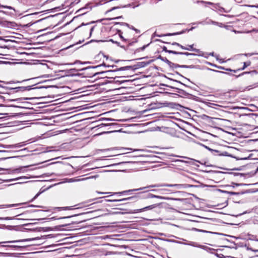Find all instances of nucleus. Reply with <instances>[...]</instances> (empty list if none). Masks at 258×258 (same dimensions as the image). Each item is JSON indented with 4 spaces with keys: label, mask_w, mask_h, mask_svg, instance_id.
Masks as SVG:
<instances>
[{
    "label": "nucleus",
    "mask_w": 258,
    "mask_h": 258,
    "mask_svg": "<svg viewBox=\"0 0 258 258\" xmlns=\"http://www.w3.org/2000/svg\"><path fill=\"white\" fill-rule=\"evenodd\" d=\"M179 157L180 158L186 159L187 160H177V161H179V162H184V163H185L190 164L196 165V166H199L197 165L195 163V162L201 163L200 161H199L198 160H195V159H194L192 158H188V157H185V156H179Z\"/></svg>",
    "instance_id": "nucleus-3"
},
{
    "label": "nucleus",
    "mask_w": 258,
    "mask_h": 258,
    "mask_svg": "<svg viewBox=\"0 0 258 258\" xmlns=\"http://www.w3.org/2000/svg\"><path fill=\"white\" fill-rule=\"evenodd\" d=\"M112 125V124L101 123V124H100L99 125H96L95 127H96V128H102L103 127L110 126V125Z\"/></svg>",
    "instance_id": "nucleus-22"
},
{
    "label": "nucleus",
    "mask_w": 258,
    "mask_h": 258,
    "mask_svg": "<svg viewBox=\"0 0 258 258\" xmlns=\"http://www.w3.org/2000/svg\"><path fill=\"white\" fill-rule=\"evenodd\" d=\"M219 11L220 12H223V11H224V9H223V8H220V9H219Z\"/></svg>",
    "instance_id": "nucleus-51"
},
{
    "label": "nucleus",
    "mask_w": 258,
    "mask_h": 258,
    "mask_svg": "<svg viewBox=\"0 0 258 258\" xmlns=\"http://www.w3.org/2000/svg\"><path fill=\"white\" fill-rule=\"evenodd\" d=\"M147 198H148V199L157 198V199H166L165 197H162L160 196L155 195L152 194H149L147 197Z\"/></svg>",
    "instance_id": "nucleus-10"
},
{
    "label": "nucleus",
    "mask_w": 258,
    "mask_h": 258,
    "mask_svg": "<svg viewBox=\"0 0 258 258\" xmlns=\"http://www.w3.org/2000/svg\"><path fill=\"white\" fill-rule=\"evenodd\" d=\"M121 17H116V18H113V19H119L120 18H121Z\"/></svg>",
    "instance_id": "nucleus-57"
},
{
    "label": "nucleus",
    "mask_w": 258,
    "mask_h": 258,
    "mask_svg": "<svg viewBox=\"0 0 258 258\" xmlns=\"http://www.w3.org/2000/svg\"><path fill=\"white\" fill-rule=\"evenodd\" d=\"M153 187H150L149 188H144V189H143L142 190H145L144 191H146V190H147L148 189H150V188H152Z\"/></svg>",
    "instance_id": "nucleus-52"
},
{
    "label": "nucleus",
    "mask_w": 258,
    "mask_h": 258,
    "mask_svg": "<svg viewBox=\"0 0 258 258\" xmlns=\"http://www.w3.org/2000/svg\"><path fill=\"white\" fill-rule=\"evenodd\" d=\"M179 82L180 84H181V85H183V86H185V87H188V86H187V85H185V84H183V83H181L180 82Z\"/></svg>",
    "instance_id": "nucleus-55"
},
{
    "label": "nucleus",
    "mask_w": 258,
    "mask_h": 258,
    "mask_svg": "<svg viewBox=\"0 0 258 258\" xmlns=\"http://www.w3.org/2000/svg\"><path fill=\"white\" fill-rule=\"evenodd\" d=\"M25 213H26V212H24V213H22V214H20V215H24V214H25Z\"/></svg>",
    "instance_id": "nucleus-62"
},
{
    "label": "nucleus",
    "mask_w": 258,
    "mask_h": 258,
    "mask_svg": "<svg viewBox=\"0 0 258 258\" xmlns=\"http://www.w3.org/2000/svg\"><path fill=\"white\" fill-rule=\"evenodd\" d=\"M30 80V79H27V80H23V81H29V80Z\"/></svg>",
    "instance_id": "nucleus-63"
},
{
    "label": "nucleus",
    "mask_w": 258,
    "mask_h": 258,
    "mask_svg": "<svg viewBox=\"0 0 258 258\" xmlns=\"http://www.w3.org/2000/svg\"><path fill=\"white\" fill-rule=\"evenodd\" d=\"M27 166H21L18 168L15 169L14 171L16 173H24L26 171Z\"/></svg>",
    "instance_id": "nucleus-11"
},
{
    "label": "nucleus",
    "mask_w": 258,
    "mask_h": 258,
    "mask_svg": "<svg viewBox=\"0 0 258 258\" xmlns=\"http://www.w3.org/2000/svg\"><path fill=\"white\" fill-rule=\"evenodd\" d=\"M23 204H24V203H19V204H15L2 205H0V208H7L15 207H17V206H19L22 205Z\"/></svg>",
    "instance_id": "nucleus-9"
},
{
    "label": "nucleus",
    "mask_w": 258,
    "mask_h": 258,
    "mask_svg": "<svg viewBox=\"0 0 258 258\" xmlns=\"http://www.w3.org/2000/svg\"><path fill=\"white\" fill-rule=\"evenodd\" d=\"M253 31L256 32L257 31H256V30H255V29H252V30H251V31H248V32H247V33L251 32H253Z\"/></svg>",
    "instance_id": "nucleus-54"
},
{
    "label": "nucleus",
    "mask_w": 258,
    "mask_h": 258,
    "mask_svg": "<svg viewBox=\"0 0 258 258\" xmlns=\"http://www.w3.org/2000/svg\"><path fill=\"white\" fill-rule=\"evenodd\" d=\"M161 203L151 205L145 207L144 208H143L142 209L136 210V213L142 212H144V211H146L147 210H152L154 208H156L157 207H160L161 206Z\"/></svg>",
    "instance_id": "nucleus-2"
},
{
    "label": "nucleus",
    "mask_w": 258,
    "mask_h": 258,
    "mask_svg": "<svg viewBox=\"0 0 258 258\" xmlns=\"http://www.w3.org/2000/svg\"><path fill=\"white\" fill-rule=\"evenodd\" d=\"M59 209H62L63 210H67V209H69L68 207H62V208H58Z\"/></svg>",
    "instance_id": "nucleus-49"
},
{
    "label": "nucleus",
    "mask_w": 258,
    "mask_h": 258,
    "mask_svg": "<svg viewBox=\"0 0 258 258\" xmlns=\"http://www.w3.org/2000/svg\"><path fill=\"white\" fill-rule=\"evenodd\" d=\"M208 70H210V71H211L217 72V73L229 74L228 73H225V72H224L219 71H217V70H213V69H208Z\"/></svg>",
    "instance_id": "nucleus-36"
},
{
    "label": "nucleus",
    "mask_w": 258,
    "mask_h": 258,
    "mask_svg": "<svg viewBox=\"0 0 258 258\" xmlns=\"http://www.w3.org/2000/svg\"><path fill=\"white\" fill-rule=\"evenodd\" d=\"M251 63L249 61H246V62H244L243 63V67L241 68V69H238V70H233V72L234 73H236V72L238 71H240V70H244L246 67L249 66L250 65Z\"/></svg>",
    "instance_id": "nucleus-13"
},
{
    "label": "nucleus",
    "mask_w": 258,
    "mask_h": 258,
    "mask_svg": "<svg viewBox=\"0 0 258 258\" xmlns=\"http://www.w3.org/2000/svg\"><path fill=\"white\" fill-rule=\"evenodd\" d=\"M2 246L3 247H6V246H8V247H16V246H14V245H2Z\"/></svg>",
    "instance_id": "nucleus-48"
},
{
    "label": "nucleus",
    "mask_w": 258,
    "mask_h": 258,
    "mask_svg": "<svg viewBox=\"0 0 258 258\" xmlns=\"http://www.w3.org/2000/svg\"><path fill=\"white\" fill-rule=\"evenodd\" d=\"M165 190H166V189H148L146 191H143V192H148V191H165Z\"/></svg>",
    "instance_id": "nucleus-25"
},
{
    "label": "nucleus",
    "mask_w": 258,
    "mask_h": 258,
    "mask_svg": "<svg viewBox=\"0 0 258 258\" xmlns=\"http://www.w3.org/2000/svg\"><path fill=\"white\" fill-rule=\"evenodd\" d=\"M91 63V62H90V61L81 62L80 60H76V61H75L74 64H77V63L86 64V63Z\"/></svg>",
    "instance_id": "nucleus-35"
},
{
    "label": "nucleus",
    "mask_w": 258,
    "mask_h": 258,
    "mask_svg": "<svg viewBox=\"0 0 258 258\" xmlns=\"http://www.w3.org/2000/svg\"><path fill=\"white\" fill-rule=\"evenodd\" d=\"M132 69V67L131 66H125L123 67H121L119 69H118V71H126V70H129Z\"/></svg>",
    "instance_id": "nucleus-27"
},
{
    "label": "nucleus",
    "mask_w": 258,
    "mask_h": 258,
    "mask_svg": "<svg viewBox=\"0 0 258 258\" xmlns=\"http://www.w3.org/2000/svg\"><path fill=\"white\" fill-rule=\"evenodd\" d=\"M149 45V44H148L147 45H145L137 49L135 51V52H140V51H143Z\"/></svg>",
    "instance_id": "nucleus-28"
},
{
    "label": "nucleus",
    "mask_w": 258,
    "mask_h": 258,
    "mask_svg": "<svg viewBox=\"0 0 258 258\" xmlns=\"http://www.w3.org/2000/svg\"><path fill=\"white\" fill-rule=\"evenodd\" d=\"M177 53L176 54L185 55H186V56L195 55L194 53H189V52H178V51H177Z\"/></svg>",
    "instance_id": "nucleus-23"
},
{
    "label": "nucleus",
    "mask_w": 258,
    "mask_h": 258,
    "mask_svg": "<svg viewBox=\"0 0 258 258\" xmlns=\"http://www.w3.org/2000/svg\"><path fill=\"white\" fill-rule=\"evenodd\" d=\"M69 217H60L59 218H58V219H63V218H69Z\"/></svg>",
    "instance_id": "nucleus-56"
},
{
    "label": "nucleus",
    "mask_w": 258,
    "mask_h": 258,
    "mask_svg": "<svg viewBox=\"0 0 258 258\" xmlns=\"http://www.w3.org/2000/svg\"><path fill=\"white\" fill-rule=\"evenodd\" d=\"M201 2L202 3H206L207 4L210 5H214V4L213 3L209 2H204V1H202Z\"/></svg>",
    "instance_id": "nucleus-41"
},
{
    "label": "nucleus",
    "mask_w": 258,
    "mask_h": 258,
    "mask_svg": "<svg viewBox=\"0 0 258 258\" xmlns=\"http://www.w3.org/2000/svg\"><path fill=\"white\" fill-rule=\"evenodd\" d=\"M229 193L231 195H236L238 194V193L235 192H229Z\"/></svg>",
    "instance_id": "nucleus-46"
},
{
    "label": "nucleus",
    "mask_w": 258,
    "mask_h": 258,
    "mask_svg": "<svg viewBox=\"0 0 258 258\" xmlns=\"http://www.w3.org/2000/svg\"><path fill=\"white\" fill-rule=\"evenodd\" d=\"M98 177V175H93V176H90L87 177L86 178H78V179H71V180L72 181H80L88 180V179H92V178H96Z\"/></svg>",
    "instance_id": "nucleus-8"
},
{
    "label": "nucleus",
    "mask_w": 258,
    "mask_h": 258,
    "mask_svg": "<svg viewBox=\"0 0 258 258\" xmlns=\"http://www.w3.org/2000/svg\"><path fill=\"white\" fill-rule=\"evenodd\" d=\"M159 58L160 59H161L162 61L165 62L166 63H167L168 64H172V62H171L170 61H169L167 58L166 57H163L162 56H160L159 57Z\"/></svg>",
    "instance_id": "nucleus-26"
},
{
    "label": "nucleus",
    "mask_w": 258,
    "mask_h": 258,
    "mask_svg": "<svg viewBox=\"0 0 258 258\" xmlns=\"http://www.w3.org/2000/svg\"><path fill=\"white\" fill-rule=\"evenodd\" d=\"M118 35H119L120 38L122 39V40L123 42L128 43L131 44V43L130 42V40L128 39H125L122 36V33L120 30H118Z\"/></svg>",
    "instance_id": "nucleus-15"
},
{
    "label": "nucleus",
    "mask_w": 258,
    "mask_h": 258,
    "mask_svg": "<svg viewBox=\"0 0 258 258\" xmlns=\"http://www.w3.org/2000/svg\"><path fill=\"white\" fill-rule=\"evenodd\" d=\"M249 73H250V72H243V73H242L241 74L239 75L238 76H236V77L237 78V77H239V76H243V75H244V74H249Z\"/></svg>",
    "instance_id": "nucleus-40"
},
{
    "label": "nucleus",
    "mask_w": 258,
    "mask_h": 258,
    "mask_svg": "<svg viewBox=\"0 0 258 258\" xmlns=\"http://www.w3.org/2000/svg\"><path fill=\"white\" fill-rule=\"evenodd\" d=\"M98 67H99V66H92H92H89V67H86V68H84L81 69L80 70V71H83V70H87V69H91V68L95 69V68H97Z\"/></svg>",
    "instance_id": "nucleus-34"
},
{
    "label": "nucleus",
    "mask_w": 258,
    "mask_h": 258,
    "mask_svg": "<svg viewBox=\"0 0 258 258\" xmlns=\"http://www.w3.org/2000/svg\"><path fill=\"white\" fill-rule=\"evenodd\" d=\"M94 28V27H92L90 29V34L92 33V32L93 31Z\"/></svg>",
    "instance_id": "nucleus-50"
},
{
    "label": "nucleus",
    "mask_w": 258,
    "mask_h": 258,
    "mask_svg": "<svg viewBox=\"0 0 258 258\" xmlns=\"http://www.w3.org/2000/svg\"><path fill=\"white\" fill-rule=\"evenodd\" d=\"M28 178H29V177H27V176H21V177H17L15 178L10 179L7 180V181H16V180H21L20 181L17 182V183L22 184V183L26 182V181H23V179H27Z\"/></svg>",
    "instance_id": "nucleus-5"
},
{
    "label": "nucleus",
    "mask_w": 258,
    "mask_h": 258,
    "mask_svg": "<svg viewBox=\"0 0 258 258\" xmlns=\"http://www.w3.org/2000/svg\"><path fill=\"white\" fill-rule=\"evenodd\" d=\"M184 244L185 245H190V246H191L193 247L201 248L202 249H205V250H207L208 249H209V248L207 246L203 245H201L196 242L188 241L187 243H185Z\"/></svg>",
    "instance_id": "nucleus-4"
},
{
    "label": "nucleus",
    "mask_w": 258,
    "mask_h": 258,
    "mask_svg": "<svg viewBox=\"0 0 258 258\" xmlns=\"http://www.w3.org/2000/svg\"><path fill=\"white\" fill-rule=\"evenodd\" d=\"M206 148H207L208 150H209L211 151L213 153V154H214V155H215V153H219V151H218V150H212V149H210V148H208V147H206Z\"/></svg>",
    "instance_id": "nucleus-39"
},
{
    "label": "nucleus",
    "mask_w": 258,
    "mask_h": 258,
    "mask_svg": "<svg viewBox=\"0 0 258 258\" xmlns=\"http://www.w3.org/2000/svg\"><path fill=\"white\" fill-rule=\"evenodd\" d=\"M176 89L177 90V92L178 93L181 94H183V95L186 94V92L183 90H182L181 89H179V88H176Z\"/></svg>",
    "instance_id": "nucleus-33"
},
{
    "label": "nucleus",
    "mask_w": 258,
    "mask_h": 258,
    "mask_svg": "<svg viewBox=\"0 0 258 258\" xmlns=\"http://www.w3.org/2000/svg\"><path fill=\"white\" fill-rule=\"evenodd\" d=\"M35 85H31V86H28L24 87V88H25V91H29V90H31V89L38 88L37 87L34 88L33 87H34Z\"/></svg>",
    "instance_id": "nucleus-30"
},
{
    "label": "nucleus",
    "mask_w": 258,
    "mask_h": 258,
    "mask_svg": "<svg viewBox=\"0 0 258 258\" xmlns=\"http://www.w3.org/2000/svg\"><path fill=\"white\" fill-rule=\"evenodd\" d=\"M26 145V144H25L24 143H18V144H16V147H21Z\"/></svg>",
    "instance_id": "nucleus-38"
},
{
    "label": "nucleus",
    "mask_w": 258,
    "mask_h": 258,
    "mask_svg": "<svg viewBox=\"0 0 258 258\" xmlns=\"http://www.w3.org/2000/svg\"><path fill=\"white\" fill-rule=\"evenodd\" d=\"M11 90H15L16 92H24L25 91L24 87H18L16 88H11Z\"/></svg>",
    "instance_id": "nucleus-18"
},
{
    "label": "nucleus",
    "mask_w": 258,
    "mask_h": 258,
    "mask_svg": "<svg viewBox=\"0 0 258 258\" xmlns=\"http://www.w3.org/2000/svg\"><path fill=\"white\" fill-rule=\"evenodd\" d=\"M210 55H211L212 56H213L214 55V52H212L210 53Z\"/></svg>",
    "instance_id": "nucleus-60"
},
{
    "label": "nucleus",
    "mask_w": 258,
    "mask_h": 258,
    "mask_svg": "<svg viewBox=\"0 0 258 258\" xmlns=\"http://www.w3.org/2000/svg\"><path fill=\"white\" fill-rule=\"evenodd\" d=\"M0 8H4V9H7L9 10H15L11 6H4V5H0Z\"/></svg>",
    "instance_id": "nucleus-32"
},
{
    "label": "nucleus",
    "mask_w": 258,
    "mask_h": 258,
    "mask_svg": "<svg viewBox=\"0 0 258 258\" xmlns=\"http://www.w3.org/2000/svg\"><path fill=\"white\" fill-rule=\"evenodd\" d=\"M182 33H183L182 32H179L173 33H167L166 34H164V35H156L155 33V35L158 37H161L165 36H173V35H179V34H182Z\"/></svg>",
    "instance_id": "nucleus-14"
},
{
    "label": "nucleus",
    "mask_w": 258,
    "mask_h": 258,
    "mask_svg": "<svg viewBox=\"0 0 258 258\" xmlns=\"http://www.w3.org/2000/svg\"><path fill=\"white\" fill-rule=\"evenodd\" d=\"M249 7H251V8H258V5H249Z\"/></svg>",
    "instance_id": "nucleus-44"
},
{
    "label": "nucleus",
    "mask_w": 258,
    "mask_h": 258,
    "mask_svg": "<svg viewBox=\"0 0 258 258\" xmlns=\"http://www.w3.org/2000/svg\"><path fill=\"white\" fill-rule=\"evenodd\" d=\"M206 24H213V25H218V26H219L220 27H222V23H219L218 22L212 21L211 20H209L206 22Z\"/></svg>",
    "instance_id": "nucleus-16"
},
{
    "label": "nucleus",
    "mask_w": 258,
    "mask_h": 258,
    "mask_svg": "<svg viewBox=\"0 0 258 258\" xmlns=\"http://www.w3.org/2000/svg\"><path fill=\"white\" fill-rule=\"evenodd\" d=\"M39 196V193H38L37 194H36L35 197L30 201V202H32L35 199H36L37 197Z\"/></svg>",
    "instance_id": "nucleus-42"
},
{
    "label": "nucleus",
    "mask_w": 258,
    "mask_h": 258,
    "mask_svg": "<svg viewBox=\"0 0 258 258\" xmlns=\"http://www.w3.org/2000/svg\"><path fill=\"white\" fill-rule=\"evenodd\" d=\"M224 153H225V154H222V155H226V154L227 153V152H225ZM220 155H221V154H220Z\"/></svg>",
    "instance_id": "nucleus-58"
},
{
    "label": "nucleus",
    "mask_w": 258,
    "mask_h": 258,
    "mask_svg": "<svg viewBox=\"0 0 258 258\" xmlns=\"http://www.w3.org/2000/svg\"><path fill=\"white\" fill-rule=\"evenodd\" d=\"M213 67L216 68H218V69H221V70H226V71H230V72H233V70L230 69H225L224 68V67H221V66H217V65H213Z\"/></svg>",
    "instance_id": "nucleus-24"
},
{
    "label": "nucleus",
    "mask_w": 258,
    "mask_h": 258,
    "mask_svg": "<svg viewBox=\"0 0 258 258\" xmlns=\"http://www.w3.org/2000/svg\"><path fill=\"white\" fill-rule=\"evenodd\" d=\"M169 66L171 68H194V66H186V65H179L178 64H175L172 62V64H168Z\"/></svg>",
    "instance_id": "nucleus-6"
},
{
    "label": "nucleus",
    "mask_w": 258,
    "mask_h": 258,
    "mask_svg": "<svg viewBox=\"0 0 258 258\" xmlns=\"http://www.w3.org/2000/svg\"><path fill=\"white\" fill-rule=\"evenodd\" d=\"M163 50L166 52H168L169 53H172V54H177V51H173V50H168L167 49V47H165V46H164L163 47Z\"/></svg>",
    "instance_id": "nucleus-21"
},
{
    "label": "nucleus",
    "mask_w": 258,
    "mask_h": 258,
    "mask_svg": "<svg viewBox=\"0 0 258 258\" xmlns=\"http://www.w3.org/2000/svg\"><path fill=\"white\" fill-rule=\"evenodd\" d=\"M219 62H221V63H222V62H223L224 61H222V60H221V59H220V60H219Z\"/></svg>",
    "instance_id": "nucleus-59"
},
{
    "label": "nucleus",
    "mask_w": 258,
    "mask_h": 258,
    "mask_svg": "<svg viewBox=\"0 0 258 258\" xmlns=\"http://www.w3.org/2000/svg\"><path fill=\"white\" fill-rule=\"evenodd\" d=\"M118 1V5H119V7H113L112 8V9H111L110 10H108L107 11V12H111L112 10H114L118 7H125V5H123L122 2L123 1V0H117Z\"/></svg>",
    "instance_id": "nucleus-17"
},
{
    "label": "nucleus",
    "mask_w": 258,
    "mask_h": 258,
    "mask_svg": "<svg viewBox=\"0 0 258 258\" xmlns=\"http://www.w3.org/2000/svg\"><path fill=\"white\" fill-rule=\"evenodd\" d=\"M133 198H134V197H128V198H124V199H120V200H105V201L106 202H120V201H127V200H128L132 199Z\"/></svg>",
    "instance_id": "nucleus-12"
},
{
    "label": "nucleus",
    "mask_w": 258,
    "mask_h": 258,
    "mask_svg": "<svg viewBox=\"0 0 258 258\" xmlns=\"http://www.w3.org/2000/svg\"><path fill=\"white\" fill-rule=\"evenodd\" d=\"M179 47H180L182 49L186 50V47L184 46H183V45H181V44L179 45Z\"/></svg>",
    "instance_id": "nucleus-43"
},
{
    "label": "nucleus",
    "mask_w": 258,
    "mask_h": 258,
    "mask_svg": "<svg viewBox=\"0 0 258 258\" xmlns=\"http://www.w3.org/2000/svg\"><path fill=\"white\" fill-rule=\"evenodd\" d=\"M121 25H125L127 27H128L129 28L133 29L136 31H139L137 29H136L135 27H134L133 26H130L128 24L125 23H121Z\"/></svg>",
    "instance_id": "nucleus-31"
},
{
    "label": "nucleus",
    "mask_w": 258,
    "mask_h": 258,
    "mask_svg": "<svg viewBox=\"0 0 258 258\" xmlns=\"http://www.w3.org/2000/svg\"><path fill=\"white\" fill-rule=\"evenodd\" d=\"M13 219V218L7 217H0V220H10Z\"/></svg>",
    "instance_id": "nucleus-37"
},
{
    "label": "nucleus",
    "mask_w": 258,
    "mask_h": 258,
    "mask_svg": "<svg viewBox=\"0 0 258 258\" xmlns=\"http://www.w3.org/2000/svg\"><path fill=\"white\" fill-rule=\"evenodd\" d=\"M34 239H31V238H28V239H20V240H12V241H4L0 242V243H18L20 242H24V241H30L33 240Z\"/></svg>",
    "instance_id": "nucleus-7"
},
{
    "label": "nucleus",
    "mask_w": 258,
    "mask_h": 258,
    "mask_svg": "<svg viewBox=\"0 0 258 258\" xmlns=\"http://www.w3.org/2000/svg\"><path fill=\"white\" fill-rule=\"evenodd\" d=\"M172 44L173 45H176V46H179V45H180V44H179V43H177V42H173V43H172Z\"/></svg>",
    "instance_id": "nucleus-45"
},
{
    "label": "nucleus",
    "mask_w": 258,
    "mask_h": 258,
    "mask_svg": "<svg viewBox=\"0 0 258 258\" xmlns=\"http://www.w3.org/2000/svg\"><path fill=\"white\" fill-rule=\"evenodd\" d=\"M209 64L210 66H213V65H215L214 64H212L211 63H210Z\"/></svg>",
    "instance_id": "nucleus-61"
},
{
    "label": "nucleus",
    "mask_w": 258,
    "mask_h": 258,
    "mask_svg": "<svg viewBox=\"0 0 258 258\" xmlns=\"http://www.w3.org/2000/svg\"><path fill=\"white\" fill-rule=\"evenodd\" d=\"M193 46H194V44L188 45L187 47H186V50H192V51H194L197 52H199V50L194 48Z\"/></svg>",
    "instance_id": "nucleus-20"
},
{
    "label": "nucleus",
    "mask_w": 258,
    "mask_h": 258,
    "mask_svg": "<svg viewBox=\"0 0 258 258\" xmlns=\"http://www.w3.org/2000/svg\"><path fill=\"white\" fill-rule=\"evenodd\" d=\"M177 187L178 188H180L182 187H183V184H153V185H150L149 186L141 187L139 188H136V189H129L127 190H124L120 192H98L99 194L103 195V194H110V196L112 195H124L127 192H131V191H138L141 190V189H144V188H147L150 187Z\"/></svg>",
    "instance_id": "nucleus-1"
},
{
    "label": "nucleus",
    "mask_w": 258,
    "mask_h": 258,
    "mask_svg": "<svg viewBox=\"0 0 258 258\" xmlns=\"http://www.w3.org/2000/svg\"><path fill=\"white\" fill-rule=\"evenodd\" d=\"M3 83L5 84H8V82H3V81H0V83ZM0 88H3L6 91V92H7V91H8L9 90H11L10 89L11 88H9L7 86H4L2 85L1 84H0Z\"/></svg>",
    "instance_id": "nucleus-19"
},
{
    "label": "nucleus",
    "mask_w": 258,
    "mask_h": 258,
    "mask_svg": "<svg viewBox=\"0 0 258 258\" xmlns=\"http://www.w3.org/2000/svg\"><path fill=\"white\" fill-rule=\"evenodd\" d=\"M109 41H111V42H112L113 43H115V44H116L117 46H120V47H122V48H124V45H120V43H119V42H117V41H114V40L113 39H110V40H109Z\"/></svg>",
    "instance_id": "nucleus-29"
},
{
    "label": "nucleus",
    "mask_w": 258,
    "mask_h": 258,
    "mask_svg": "<svg viewBox=\"0 0 258 258\" xmlns=\"http://www.w3.org/2000/svg\"><path fill=\"white\" fill-rule=\"evenodd\" d=\"M51 219H55V218L54 217H52L51 218Z\"/></svg>",
    "instance_id": "nucleus-64"
},
{
    "label": "nucleus",
    "mask_w": 258,
    "mask_h": 258,
    "mask_svg": "<svg viewBox=\"0 0 258 258\" xmlns=\"http://www.w3.org/2000/svg\"><path fill=\"white\" fill-rule=\"evenodd\" d=\"M5 97L0 95V99L5 100Z\"/></svg>",
    "instance_id": "nucleus-53"
},
{
    "label": "nucleus",
    "mask_w": 258,
    "mask_h": 258,
    "mask_svg": "<svg viewBox=\"0 0 258 258\" xmlns=\"http://www.w3.org/2000/svg\"><path fill=\"white\" fill-rule=\"evenodd\" d=\"M29 207H41V206H35V205H31L29 206Z\"/></svg>",
    "instance_id": "nucleus-47"
}]
</instances>
